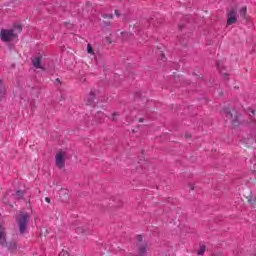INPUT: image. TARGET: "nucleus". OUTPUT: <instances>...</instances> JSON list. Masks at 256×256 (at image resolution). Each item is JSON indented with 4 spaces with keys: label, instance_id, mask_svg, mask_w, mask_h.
<instances>
[{
    "label": "nucleus",
    "instance_id": "1",
    "mask_svg": "<svg viewBox=\"0 0 256 256\" xmlns=\"http://www.w3.org/2000/svg\"><path fill=\"white\" fill-rule=\"evenodd\" d=\"M29 221V214L20 212L16 216V223L18 224L20 234L23 235L27 232V223Z\"/></svg>",
    "mask_w": 256,
    "mask_h": 256
},
{
    "label": "nucleus",
    "instance_id": "2",
    "mask_svg": "<svg viewBox=\"0 0 256 256\" xmlns=\"http://www.w3.org/2000/svg\"><path fill=\"white\" fill-rule=\"evenodd\" d=\"M0 38L3 43H9L17 39V33L13 29H2L0 32Z\"/></svg>",
    "mask_w": 256,
    "mask_h": 256
},
{
    "label": "nucleus",
    "instance_id": "3",
    "mask_svg": "<svg viewBox=\"0 0 256 256\" xmlns=\"http://www.w3.org/2000/svg\"><path fill=\"white\" fill-rule=\"evenodd\" d=\"M224 114H225L226 119H228V121H230V123H232V125L239 124V121H238L239 116H237V110L225 108Z\"/></svg>",
    "mask_w": 256,
    "mask_h": 256
},
{
    "label": "nucleus",
    "instance_id": "4",
    "mask_svg": "<svg viewBox=\"0 0 256 256\" xmlns=\"http://www.w3.org/2000/svg\"><path fill=\"white\" fill-rule=\"evenodd\" d=\"M67 158V153L65 151H58L55 155V165L58 169H63L65 167V159Z\"/></svg>",
    "mask_w": 256,
    "mask_h": 256
},
{
    "label": "nucleus",
    "instance_id": "5",
    "mask_svg": "<svg viewBox=\"0 0 256 256\" xmlns=\"http://www.w3.org/2000/svg\"><path fill=\"white\" fill-rule=\"evenodd\" d=\"M234 23H237V10L231 9L227 12V27L234 25Z\"/></svg>",
    "mask_w": 256,
    "mask_h": 256
},
{
    "label": "nucleus",
    "instance_id": "6",
    "mask_svg": "<svg viewBox=\"0 0 256 256\" xmlns=\"http://www.w3.org/2000/svg\"><path fill=\"white\" fill-rule=\"evenodd\" d=\"M43 60V56H36L32 59V65L35 69H45L43 65H41V61Z\"/></svg>",
    "mask_w": 256,
    "mask_h": 256
},
{
    "label": "nucleus",
    "instance_id": "7",
    "mask_svg": "<svg viewBox=\"0 0 256 256\" xmlns=\"http://www.w3.org/2000/svg\"><path fill=\"white\" fill-rule=\"evenodd\" d=\"M97 95V92L95 90H92L87 96H86V105H93L95 103V97Z\"/></svg>",
    "mask_w": 256,
    "mask_h": 256
},
{
    "label": "nucleus",
    "instance_id": "8",
    "mask_svg": "<svg viewBox=\"0 0 256 256\" xmlns=\"http://www.w3.org/2000/svg\"><path fill=\"white\" fill-rule=\"evenodd\" d=\"M5 228L0 225V245H5Z\"/></svg>",
    "mask_w": 256,
    "mask_h": 256
},
{
    "label": "nucleus",
    "instance_id": "9",
    "mask_svg": "<svg viewBox=\"0 0 256 256\" xmlns=\"http://www.w3.org/2000/svg\"><path fill=\"white\" fill-rule=\"evenodd\" d=\"M6 95H7V87L4 85L0 88V101L1 99H5Z\"/></svg>",
    "mask_w": 256,
    "mask_h": 256
},
{
    "label": "nucleus",
    "instance_id": "10",
    "mask_svg": "<svg viewBox=\"0 0 256 256\" xmlns=\"http://www.w3.org/2000/svg\"><path fill=\"white\" fill-rule=\"evenodd\" d=\"M239 13L240 17H242V19H245V17H247V7H242Z\"/></svg>",
    "mask_w": 256,
    "mask_h": 256
},
{
    "label": "nucleus",
    "instance_id": "11",
    "mask_svg": "<svg viewBox=\"0 0 256 256\" xmlns=\"http://www.w3.org/2000/svg\"><path fill=\"white\" fill-rule=\"evenodd\" d=\"M15 197L16 199H23V191H17Z\"/></svg>",
    "mask_w": 256,
    "mask_h": 256
},
{
    "label": "nucleus",
    "instance_id": "12",
    "mask_svg": "<svg viewBox=\"0 0 256 256\" xmlns=\"http://www.w3.org/2000/svg\"><path fill=\"white\" fill-rule=\"evenodd\" d=\"M87 53H89L90 55H93V47H91V44L87 45Z\"/></svg>",
    "mask_w": 256,
    "mask_h": 256
},
{
    "label": "nucleus",
    "instance_id": "13",
    "mask_svg": "<svg viewBox=\"0 0 256 256\" xmlns=\"http://www.w3.org/2000/svg\"><path fill=\"white\" fill-rule=\"evenodd\" d=\"M205 254V246H201L198 250V255H204Z\"/></svg>",
    "mask_w": 256,
    "mask_h": 256
},
{
    "label": "nucleus",
    "instance_id": "14",
    "mask_svg": "<svg viewBox=\"0 0 256 256\" xmlns=\"http://www.w3.org/2000/svg\"><path fill=\"white\" fill-rule=\"evenodd\" d=\"M103 19H113V14H102Z\"/></svg>",
    "mask_w": 256,
    "mask_h": 256
},
{
    "label": "nucleus",
    "instance_id": "15",
    "mask_svg": "<svg viewBox=\"0 0 256 256\" xmlns=\"http://www.w3.org/2000/svg\"><path fill=\"white\" fill-rule=\"evenodd\" d=\"M117 117H119L118 112L112 114L111 121H117Z\"/></svg>",
    "mask_w": 256,
    "mask_h": 256
},
{
    "label": "nucleus",
    "instance_id": "16",
    "mask_svg": "<svg viewBox=\"0 0 256 256\" xmlns=\"http://www.w3.org/2000/svg\"><path fill=\"white\" fill-rule=\"evenodd\" d=\"M75 231H76V233H78V234H80V233H85V230H83V228H81V227L75 228Z\"/></svg>",
    "mask_w": 256,
    "mask_h": 256
},
{
    "label": "nucleus",
    "instance_id": "17",
    "mask_svg": "<svg viewBox=\"0 0 256 256\" xmlns=\"http://www.w3.org/2000/svg\"><path fill=\"white\" fill-rule=\"evenodd\" d=\"M45 202H46V203H51V199H49V197H46V198H45Z\"/></svg>",
    "mask_w": 256,
    "mask_h": 256
},
{
    "label": "nucleus",
    "instance_id": "18",
    "mask_svg": "<svg viewBox=\"0 0 256 256\" xmlns=\"http://www.w3.org/2000/svg\"><path fill=\"white\" fill-rule=\"evenodd\" d=\"M115 15H116L117 17H120V16H121V14H119V10H116V11H115Z\"/></svg>",
    "mask_w": 256,
    "mask_h": 256
},
{
    "label": "nucleus",
    "instance_id": "19",
    "mask_svg": "<svg viewBox=\"0 0 256 256\" xmlns=\"http://www.w3.org/2000/svg\"><path fill=\"white\" fill-rule=\"evenodd\" d=\"M5 84H3V80H0V88H2Z\"/></svg>",
    "mask_w": 256,
    "mask_h": 256
},
{
    "label": "nucleus",
    "instance_id": "20",
    "mask_svg": "<svg viewBox=\"0 0 256 256\" xmlns=\"http://www.w3.org/2000/svg\"><path fill=\"white\" fill-rule=\"evenodd\" d=\"M121 35H123V36H125V35L128 36L129 33H127V32H122Z\"/></svg>",
    "mask_w": 256,
    "mask_h": 256
},
{
    "label": "nucleus",
    "instance_id": "21",
    "mask_svg": "<svg viewBox=\"0 0 256 256\" xmlns=\"http://www.w3.org/2000/svg\"><path fill=\"white\" fill-rule=\"evenodd\" d=\"M162 61H165V55L162 54Z\"/></svg>",
    "mask_w": 256,
    "mask_h": 256
},
{
    "label": "nucleus",
    "instance_id": "22",
    "mask_svg": "<svg viewBox=\"0 0 256 256\" xmlns=\"http://www.w3.org/2000/svg\"><path fill=\"white\" fill-rule=\"evenodd\" d=\"M139 122H140V123H143V118H140V119H139Z\"/></svg>",
    "mask_w": 256,
    "mask_h": 256
},
{
    "label": "nucleus",
    "instance_id": "23",
    "mask_svg": "<svg viewBox=\"0 0 256 256\" xmlns=\"http://www.w3.org/2000/svg\"><path fill=\"white\" fill-rule=\"evenodd\" d=\"M222 75H223L224 77H227V74H225V73H223Z\"/></svg>",
    "mask_w": 256,
    "mask_h": 256
},
{
    "label": "nucleus",
    "instance_id": "24",
    "mask_svg": "<svg viewBox=\"0 0 256 256\" xmlns=\"http://www.w3.org/2000/svg\"><path fill=\"white\" fill-rule=\"evenodd\" d=\"M19 31H21V26L18 27Z\"/></svg>",
    "mask_w": 256,
    "mask_h": 256
},
{
    "label": "nucleus",
    "instance_id": "25",
    "mask_svg": "<svg viewBox=\"0 0 256 256\" xmlns=\"http://www.w3.org/2000/svg\"><path fill=\"white\" fill-rule=\"evenodd\" d=\"M59 256H61V254Z\"/></svg>",
    "mask_w": 256,
    "mask_h": 256
}]
</instances>
